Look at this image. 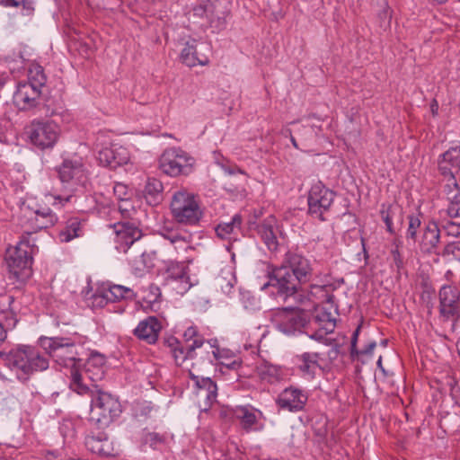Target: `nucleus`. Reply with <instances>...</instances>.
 Segmentation results:
<instances>
[{"label": "nucleus", "instance_id": "nucleus-1", "mask_svg": "<svg viewBox=\"0 0 460 460\" xmlns=\"http://www.w3.org/2000/svg\"><path fill=\"white\" fill-rule=\"evenodd\" d=\"M312 268L307 259L301 255H292L289 258V266L278 268L272 271L270 281L264 284L261 289L267 287H276L278 293L285 299L293 298L297 304H304L306 296L300 293L301 286L310 280Z\"/></svg>", "mask_w": 460, "mask_h": 460}, {"label": "nucleus", "instance_id": "nucleus-2", "mask_svg": "<svg viewBox=\"0 0 460 460\" xmlns=\"http://www.w3.org/2000/svg\"><path fill=\"white\" fill-rule=\"evenodd\" d=\"M69 199L70 197L63 199L59 195L47 193L42 200L44 207L38 204L35 208H22L21 226L24 229V234L31 235L39 230L53 226L58 217L49 206L60 208L63 202H67Z\"/></svg>", "mask_w": 460, "mask_h": 460}, {"label": "nucleus", "instance_id": "nucleus-3", "mask_svg": "<svg viewBox=\"0 0 460 460\" xmlns=\"http://www.w3.org/2000/svg\"><path fill=\"white\" fill-rule=\"evenodd\" d=\"M310 295L318 299L325 301L324 305L322 307H313L315 309L314 321L322 329L317 332L314 337L325 345H332V339L327 335L334 330L335 327V314L337 310L333 305L332 296L328 294L326 286H313L311 288Z\"/></svg>", "mask_w": 460, "mask_h": 460}, {"label": "nucleus", "instance_id": "nucleus-4", "mask_svg": "<svg viewBox=\"0 0 460 460\" xmlns=\"http://www.w3.org/2000/svg\"><path fill=\"white\" fill-rule=\"evenodd\" d=\"M37 251L34 242H31V235L23 234L13 247L6 251L5 261L9 271L17 279H24L31 274L32 255Z\"/></svg>", "mask_w": 460, "mask_h": 460}, {"label": "nucleus", "instance_id": "nucleus-5", "mask_svg": "<svg viewBox=\"0 0 460 460\" xmlns=\"http://www.w3.org/2000/svg\"><path fill=\"white\" fill-rule=\"evenodd\" d=\"M172 217L183 225H196L202 217V211L193 193L181 189L176 190L170 204Z\"/></svg>", "mask_w": 460, "mask_h": 460}, {"label": "nucleus", "instance_id": "nucleus-6", "mask_svg": "<svg viewBox=\"0 0 460 460\" xmlns=\"http://www.w3.org/2000/svg\"><path fill=\"white\" fill-rule=\"evenodd\" d=\"M121 412V406L117 398L105 392H98L93 396L90 410V421L105 427Z\"/></svg>", "mask_w": 460, "mask_h": 460}, {"label": "nucleus", "instance_id": "nucleus-7", "mask_svg": "<svg viewBox=\"0 0 460 460\" xmlns=\"http://www.w3.org/2000/svg\"><path fill=\"white\" fill-rule=\"evenodd\" d=\"M195 160L181 148L171 147L164 151L159 159V167L165 174L177 177L188 175L193 170Z\"/></svg>", "mask_w": 460, "mask_h": 460}, {"label": "nucleus", "instance_id": "nucleus-8", "mask_svg": "<svg viewBox=\"0 0 460 460\" xmlns=\"http://www.w3.org/2000/svg\"><path fill=\"white\" fill-rule=\"evenodd\" d=\"M30 142L44 150L52 148L60 136L59 126L51 120L34 119L26 128Z\"/></svg>", "mask_w": 460, "mask_h": 460}, {"label": "nucleus", "instance_id": "nucleus-9", "mask_svg": "<svg viewBox=\"0 0 460 460\" xmlns=\"http://www.w3.org/2000/svg\"><path fill=\"white\" fill-rule=\"evenodd\" d=\"M438 296L439 319L454 328L460 323V290L454 286H444Z\"/></svg>", "mask_w": 460, "mask_h": 460}, {"label": "nucleus", "instance_id": "nucleus-10", "mask_svg": "<svg viewBox=\"0 0 460 460\" xmlns=\"http://www.w3.org/2000/svg\"><path fill=\"white\" fill-rule=\"evenodd\" d=\"M58 176L72 191L88 182V171L81 159L65 160L58 169Z\"/></svg>", "mask_w": 460, "mask_h": 460}, {"label": "nucleus", "instance_id": "nucleus-11", "mask_svg": "<svg viewBox=\"0 0 460 460\" xmlns=\"http://www.w3.org/2000/svg\"><path fill=\"white\" fill-rule=\"evenodd\" d=\"M274 320L279 330L285 333L300 330L307 323V315L305 310L295 307H283L278 309L274 314Z\"/></svg>", "mask_w": 460, "mask_h": 460}, {"label": "nucleus", "instance_id": "nucleus-12", "mask_svg": "<svg viewBox=\"0 0 460 460\" xmlns=\"http://www.w3.org/2000/svg\"><path fill=\"white\" fill-rule=\"evenodd\" d=\"M196 402L200 409L207 410L217 397V385L209 377H199L189 373Z\"/></svg>", "mask_w": 460, "mask_h": 460}, {"label": "nucleus", "instance_id": "nucleus-13", "mask_svg": "<svg viewBox=\"0 0 460 460\" xmlns=\"http://www.w3.org/2000/svg\"><path fill=\"white\" fill-rule=\"evenodd\" d=\"M165 281L177 294H185L192 286L184 263L170 262L165 270Z\"/></svg>", "mask_w": 460, "mask_h": 460}, {"label": "nucleus", "instance_id": "nucleus-14", "mask_svg": "<svg viewBox=\"0 0 460 460\" xmlns=\"http://www.w3.org/2000/svg\"><path fill=\"white\" fill-rule=\"evenodd\" d=\"M41 93L42 89L20 82L13 94V102L21 111H31L39 106Z\"/></svg>", "mask_w": 460, "mask_h": 460}, {"label": "nucleus", "instance_id": "nucleus-15", "mask_svg": "<svg viewBox=\"0 0 460 460\" xmlns=\"http://www.w3.org/2000/svg\"><path fill=\"white\" fill-rule=\"evenodd\" d=\"M115 234L116 249L127 252L128 250L141 237V231L129 222H118L112 226Z\"/></svg>", "mask_w": 460, "mask_h": 460}, {"label": "nucleus", "instance_id": "nucleus-16", "mask_svg": "<svg viewBox=\"0 0 460 460\" xmlns=\"http://www.w3.org/2000/svg\"><path fill=\"white\" fill-rule=\"evenodd\" d=\"M438 170L447 180L445 185L456 182V175L460 172V146L451 147L440 155Z\"/></svg>", "mask_w": 460, "mask_h": 460}, {"label": "nucleus", "instance_id": "nucleus-17", "mask_svg": "<svg viewBox=\"0 0 460 460\" xmlns=\"http://www.w3.org/2000/svg\"><path fill=\"white\" fill-rule=\"evenodd\" d=\"M334 199V193L321 184L314 185L309 192L308 206L309 212L322 217L323 211L327 210Z\"/></svg>", "mask_w": 460, "mask_h": 460}, {"label": "nucleus", "instance_id": "nucleus-18", "mask_svg": "<svg viewBox=\"0 0 460 460\" xmlns=\"http://www.w3.org/2000/svg\"><path fill=\"white\" fill-rule=\"evenodd\" d=\"M31 347L11 348L9 351H0V358L13 369H20L23 373L30 372V351Z\"/></svg>", "mask_w": 460, "mask_h": 460}, {"label": "nucleus", "instance_id": "nucleus-19", "mask_svg": "<svg viewBox=\"0 0 460 460\" xmlns=\"http://www.w3.org/2000/svg\"><path fill=\"white\" fill-rule=\"evenodd\" d=\"M276 402L279 408L296 412L304 409L307 395L300 389L288 387L279 394Z\"/></svg>", "mask_w": 460, "mask_h": 460}, {"label": "nucleus", "instance_id": "nucleus-20", "mask_svg": "<svg viewBox=\"0 0 460 460\" xmlns=\"http://www.w3.org/2000/svg\"><path fill=\"white\" fill-rule=\"evenodd\" d=\"M440 240V229L435 221H429L423 228V234L420 242V249L423 253L440 255L438 243Z\"/></svg>", "mask_w": 460, "mask_h": 460}, {"label": "nucleus", "instance_id": "nucleus-21", "mask_svg": "<svg viewBox=\"0 0 460 460\" xmlns=\"http://www.w3.org/2000/svg\"><path fill=\"white\" fill-rule=\"evenodd\" d=\"M161 328L159 321L155 317L149 316L138 323L134 332L138 339L153 344L156 342Z\"/></svg>", "mask_w": 460, "mask_h": 460}, {"label": "nucleus", "instance_id": "nucleus-22", "mask_svg": "<svg viewBox=\"0 0 460 460\" xmlns=\"http://www.w3.org/2000/svg\"><path fill=\"white\" fill-rule=\"evenodd\" d=\"M180 58L188 66L197 65L206 66L208 64V57L198 50V43L195 40L187 41L181 52Z\"/></svg>", "mask_w": 460, "mask_h": 460}, {"label": "nucleus", "instance_id": "nucleus-23", "mask_svg": "<svg viewBox=\"0 0 460 460\" xmlns=\"http://www.w3.org/2000/svg\"><path fill=\"white\" fill-rule=\"evenodd\" d=\"M85 447L92 453L102 456H110L112 453L111 443L103 433L88 436L85 438Z\"/></svg>", "mask_w": 460, "mask_h": 460}, {"label": "nucleus", "instance_id": "nucleus-24", "mask_svg": "<svg viewBox=\"0 0 460 460\" xmlns=\"http://www.w3.org/2000/svg\"><path fill=\"white\" fill-rule=\"evenodd\" d=\"M444 191L449 201L448 216L460 220V191L457 182L452 181L450 185H444Z\"/></svg>", "mask_w": 460, "mask_h": 460}, {"label": "nucleus", "instance_id": "nucleus-25", "mask_svg": "<svg viewBox=\"0 0 460 460\" xmlns=\"http://www.w3.org/2000/svg\"><path fill=\"white\" fill-rule=\"evenodd\" d=\"M257 413V411L250 406H236L232 409V415L240 420V425L247 431L256 424Z\"/></svg>", "mask_w": 460, "mask_h": 460}, {"label": "nucleus", "instance_id": "nucleus-26", "mask_svg": "<svg viewBox=\"0 0 460 460\" xmlns=\"http://www.w3.org/2000/svg\"><path fill=\"white\" fill-rule=\"evenodd\" d=\"M134 296V292L131 288L121 286V285H113L111 286L108 289H104L101 295L95 294L94 299H102L108 301H115L117 299L132 297ZM102 301L100 302V304Z\"/></svg>", "mask_w": 460, "mask_h": 460}, {"label": "nucleus", "instance_id": "nucleus-27", "mask_svg": "<svg viewBox=\"0 0 460 460\" xmlns=\"http://www.w3.org/2000/svg\"><path fill=\"white\" fill-rule=\"evenodd\" d=\"M275 226V217H270L265 219L258 228L259 234L270 250H275L277 248V237L274 230Z\"/></svg>", "mask_w": 460, "mask_h": 460}, {"label": "nucleus", "instance_id": "nucleus-28", "mask_svg": "<svg viewBox=\"0 0 460 460\" xmlns=\"http://www.w3.org/2000/svg\"><path fill=\"white\" fill-rule=\"evenodd\" d=\"M381 217L386 226L387 231L394 234L402 225L401 212L396 206H389L381 210Z\"/></svg>", "mask_w": 460, "mask_h": 460}, {"label": "nucleus", "instance_id": "nucleus-29", "mask_svg": "<svg viewBox=\"0 0 460 460\" xmlns=\"http://www.w3.org/2000/svg\"><path fill=\"white\" fill-rule=\"evenodd\" d=\"M163 189V183L159 180L155 178L148 179L144 189V196L146 201L149 204L158 202L162 197Z\"/></svg>", "mask_w": 460, "mask_h": 460}, {"label": "nucleus", "instance_id": "nucleus-30", "mask_svg": "<svg viewBox=\"0 0 460 460\" xmlns=\"http://www.w3.org/2000/svg\"><path fill=\"white\" fill-rule=\"evenodd\" d=\"M25 83L42 89L47 82V76L41 66L32 63L28 67L27 81Z\"/></svg>", "mask_w": 460, "mask_h": 460}, {"label": "nucleus", "instance_id": "nucleus-31", "mask_svg": "<svg viewBox=\"0 0 460 460\" xmlns=\"http://www.w3.org/2000/svg\"><path fill=\"white\" fill-rule=\"evenodd\" d=\"M320 127L314 125H303L297 128L296 134L300 138L303 147H309L318 137Z\"/></svg>", "mask_w": 460, "mask_h": 460}, {"label": "nucleus", "instance_id": "nucleus-32", "mask_svg": "<svg viewBox=\"0 0 460 460\" xmlns=\"http://www.w3.org/2000/svg\"><path fill=\"white\" fill-rule=\"evenodd\" d=\"M82 234V221L76 217L70 218L66 222V227L60 232L59 238L61 242H69L72 239Z\"/></svg>", "mask_w": 460, "mask_h": 460}, {"label": "nucleus", "instance_id": "nucleus-33", "mask_svg": "<svg viewBox=\"0 0 460 460\" xmlns=\"http://www.w3.org/2000/svg\"><path fill=\"white\" fill-rule=\"evenodd\" d=\"M259 374L262 380L273 384L282 377V370L279 367L264 362L259 367Z\"/></svg>", "mask_w": 460, "mask_h": 460}, {"label": "nucleus", "instance_id": "nucleus-34", "mask_svg": "<svg viewBox=\"0 0 460 460\" xmlns=\"http://www.w3.org/2000/svg\"><path fill=\"white\" fill-rule=\"evenodd\" d=\"M302 364L300 365V370L310 378L314 377L316 369L319 367L317 363V355L305 353L302 356Z\"/></svg>", "mask_w": 460, "mask_h": 460}, {"label": "nucleus", "instance_id": "nucleus-35", "mask_svg": "<svg viewBox=\"0 0 460 460\" xmlns=\"http://www.w3.org/2000/svg\"><path fill=\"white\" fill-rule=\"evenodd\" d=\"M129 261L134 270L138 274L153 267L149 255L145 252H141L139 256L130 259Z\"/></svg>", "mask_w": 460, "mask_h": 460}, {"label": "nucleus", "instance_id": "nucleus-36", "mask_svg": "<svg viewBox=\"0 0 460 460\" xmlns=\"http://www.w3.org/2000/svg\"><path fill=\"white\" fill-rule=\"evenodd\" d=\"M183 339L185 342H191V345H204L206 342L211 345V341L205 340L194 326H190L185 330Z\"/></svg>", "mask_w": 460, "mask_h": 460}, {"label": "nucleus", "instance_id": "nucleus-37", "mask_svg": "<svg viewBox=\"0 0 460 460\" xmlns=\"http://www.w3.org/2000/svg\"><path fill=\"white\" fill-rule=\"evenodd\" d=\"M114 153H113V146L111 147H104L101 149L98 153V161L100 164L102 166L110 167L114 169L115 168V163H114Z\"/></svg>", "mask_w": 460, "mask_h": 460}, {"label": "nucleus", "instance_id": "nucleus-38", "mask_svg": "<svg viewBox=\"0 0 460 460\" xmlns=\"http://www.w3.org/2000/svg\"><path fill=\"white\" fill-rule=\"evenodd\" d=\"M105 364V357L98 352H92L90 357L86 361V368L87 372L90 371L91 367H96L100 371V377L102 376L103 372L101 370L102 366Z\"/></svg>", "mask_w": 460, "mask_h": 460}, {"label": "nucleus", "instance_id": "nucleus-39", "mask_svg": "<svg viewBox=\"0 0 460 460\" xmlns=\"http://www.w3.org/2000/svg\"><path fill=\"white\" fill-rule=\"evenodd\" d=\"M196 347H174L172 356L177 365L182 364L194 351Z\"/></svg>", "mask_w": 460, "mask_h": 460}, {"label": "nucleus", "instance_id": "nucleus-40", "mask_svg": "<svg viewBox=\"0 0 460 460\" xmlns=\"http://www.w3.org/2000/svg\"><path fill=\"white\" fill-rule=\"evenodd\" d=\"M408 228L406 232V238L409 240L416 241L417 231L420 229L421 222L418 217L413 215L408 216Z\"/></svg>", "mask_w": 460, "mask_h": 460}, {"label": "nucleus", "instance_id": "nucleus-41", "mask_svg": "<svg viewBox=\"0 0 460 460\" xmlns=\"http://www.w3.org/2000/svg\"><path fill=\"white\" fill-rule=\"evenodd\" d=\"M114 153L115 168L128 163L129 154L127 148L120 146H112Z\"/></svg>", "mask_w": 460, "mask_h": 460}, {"label": "nucleus", "instance_id": "nucleus-42", "mask_svg": "<svg viewBox=\"0 0 460 460\" xmlns=\"http://www.w3.org/2000/svg\"><path fill=\"white\" fill-rule=\"evenodd\" d=\"M443 385L444 389L448 390L449 394L452 397L456 398L459 396L460 389L458 386V382L455 376L450 375L446 376L443 381Z\"/></svg>", "mask_w": 460, "mask_h": 460}, {"label": "nucleus", "instance_id": "nucleus-43", "mask_svg": "<svg viewBox=\"0 0 460 460\" xmlns=\"http://www.w3.org/2000/svg\"><path fill=\"white\" fill-rule=\"evenodd\" d=\"M30 371L44 370L48 367V361L45 358L30 351Z\"/></svg>", "mask_w": 460, "mask_h": 460}, {"label": "nucleus", "instance_id": "nucleus-44", "mask_svg": "<svg viewBox=\"0 0 460 460\" xmlns=\"http://www.w3.org/2000/svg\"><path fill=\"white\" fill-rule=\"evenodd\" d=\"M440 255L460 261V241L447 244Z\"/></svg>", "mask_w": 460, "mask_h": 460}, {"label": "nucleus", "instance_id": "nucleus-45", "mask_svg": "<svg viewBox=\"0 0 460 460\" xmlns=\"http://www.w3.org/2000/svg\"><path fill=\"white\" fill-rule=\"evenodd\" d=\"M451 219V221H448L447 223L442 226L443 229L447 232L448 235H452L455 237L460 236V220L456 218Z\"/></svg>", "mask_w": 460, "mask_h": 460}, {"label": "nucleus", "instance_id": "nucleus-46", "mask_svg": "<svg viewBox=\"0 0 460 460\" xmlns=\"http://www.w3.org/2000/svg\"><path fill=\"white\" fill-rule=\"evenodd\" d=\"M71 387L78 394H82L86 390V386L81 383V374L77 369H71Z\"/></svg>", "mask_w": 460, "mask_h": 460}, {"label": "nucleus", "instance_id": "nucleus-47", "mask_svg": "<svg viewBox=\"0 0 460 460\" xmlns=\"http://www.w3.org/2000/svg\"><path fill=\"white\" fill-rule=\"evenodd\" d=\"M164 439L162 436L157 433L149 432L145 435L144 442L145 444L149 445L153 448H157L160 445L164 443Z\"/></svg>", "mask_w": 460, "mask_h": 460}, {"label": "nucleus", "instance_id": "nucleus-48", "mask_svg": "<svg viewBox=\"0 0 460 460\" xmlns=\"http://www.w3.org/2000/svg\"><path fill=\"white\" fill-rule=\"evenodd\" d=\"M113 193L119 200H126L129 198L128 186L121 182L113 185Z\"/></svg>", "mask_w": 460, "mask_h": 460}, {"label": "nucleus", "instance_id": "nucleus-49", "mask_svg": "<svg viewBox=\"0 0 460 460\" xmlns=\"http://www.w3.org/2000/svg\"><path fill=\"white\" fill-rule=\"evenodd\" d=\"M213 356L216 361L229 367V364L226 362L228 360V352L225 348L215 347Z\"/></svg>", "mask_w": 460, "mask_h": 460}, {"label": "nucleus", "instance_id": "nucleus-50", "mask_svg": "<svg viewBox=\"0 0 460 460\" xmlns=\"http://www.w3.org/2000/svg\"><path fill=\"white\" fill-rule=\"evenodd\" d=\"M172 244H176L175 248H187L188 242L185 237L180 236L177 234L170 233L164 235Z\"/></svg>", "mask_w": 460, "mask_h": 460}, {"label": "nucleus", "instance_id": "nucleus-51", "mask_svg": "<svg viewBox=\"0 0 460 460\" xmlns=\"http://www.w3.org/2000/svg\"><path fill=\"white\" fill-rule=\"evenodd\" d=\"M216 234L218 238L228 241L230 238V225L222 224L216 227Z\"/></svg>", "mask_w": 460, "mask_h": 460}, {"label": "nucleus", "instance_id": "nucleus-52", "mask_svg": "<svg viewBox=\"0 0 460 460\" xmlns=\"http://www.w3.org/2000/svg\"><path fill=\"white\" fill-rule=\"evenodd\" d=\"M22 3H23V0H7L5 1L4 6L18 7L21 5Z\"/></svg>", "mask_w": 460, "mask_h": 460}, {"label": "nucleus", "instance_id": "nucleus-53", "mask_svg": "<svg viewBox=\"0 0 460 460\" xmlns=\"http://www.w3.org/2000/svg\"><path fill=\"white\" fill-rule=\"evenodd\" d=\"M359 330H360V327L358 326L353 332L352 336H351V344L350 345H356L357 342H358V332H359Z\"/></svg>", "mask_w": 460, "mask_h": 460}, {"label": "nucleus", "instance_id": "nucleus-54", "mask_svg": "<svg viewBox=\"0 0 460 460\" xmlns=\"http://www.w3.org/2000/svg\"><path fill=\"white\" fill-rule=\"evenodd\" d=\"M393 255H394V260L395 263L399 267L400 264L402 263V260H401V255H400L398 250L393 251Z\"/></svg>", "mask_w": 460, "mask_h": 460}, {"label": "nucleus", "instance_id": "nucleus-55", "mask_svg": "<svg viewBox=\"0 0 460 460\" xmlns=\"http://www.w3.org/2000/svg\"><path fill=\"white\" fill-rule=\"evenodd\" d=\"M431 112L434 116L438 114V103L436 100H433L431 105H430Z\"/></svg>", "mask_w": 460, "mask_h": 460}, {"label": "nucleus", "instance_id": "nucleus-56", "mask_svg": "<svg viewBox=\"0 0 460 460\" xmlns=\"http://www.w3.org/2000/svg\"><path fill=\"white\" fill-rule=\"evenodd\" d=\"M241 225V217L236 215L232 218V229L234 226H240Z\"/></svg>", "mask_w": 460, "mask_h": 460}, {"label": "nucleus", "instance_id": "nucleus-57", "mask_svg": "<svg viewBox=\"0 0 460 460\" xmlns=\"http://www.w3.org/2000/svg\"><path fill=\"white\" fill-rule=\"evenodd\" d=\"M5 339H6V331L4 330L3 325L0 324V343L4 342Z\"/></svg>", "mask_w": 460, "mask_h": 460}, {"label": "nucleus", "instance_id": "nucleus-58", "mask_svg": "<svg viewBox=\"0 0 460 460\" xmlns=\"http://www.w3.org/2000/svg\"><path fill=\"white\" fill-rule=\"evenodd\" d=\"M194 13L197 15H202L205 13V8L203 6L195 7Z\"/></svg>", "mask_w": 460, "mask_h": 460}, {"label": "nucleus", "instance_id": "nucleus-59", "mask_svg": "<svg viewBox=\"0 0 460 460\" xmlns=\"http://www.w3.org/2000/svg\"><path fill=\"white\" fill-rule=\"evenodd\" d=\"M350 349H350V354H351L352 357L355 356V355H358V353L361 352V351H359L358 349V347L352 346V347H350Z\"/></svg>", "mask_w": 460, "mask_h": 460}, {"label": "nucleus", "instance_id": "nucleus-60", "mask_svg": "<svg viewBox=\"0 0 460 460\" xmlns=\"http://www.w3.org/2000/svg\"><path fill=\"white\" fill-rule=\"evenodd\" d=\"M290 140H291L294 147L299 148V146L297 144V141H296V137L294 136H292L291 134H290Z\"/></svg>", "mask_w": 460, "mask_h": 460}, {"label": "nucleus", "instance_id": "nucleus-61", "mask_svg": "<svg viewBox=\"0 0 460 460\" xmlns=\"http://www.w3.org/2000/svg\"><path fill=\"white\" fill-rule=\"evenodd\" d=\"M374 349L373 346L367 347V349L364 352H370Z\"/></svg>", "mask_w": 460, "mask_h": 460}, {"label": "nucleus", "instance_id": "nucleus-62", "mask_svg": "<svg viewBox=\"0 0 460 460\" xmlns=\"http://www.w3.org/2000/svg\"><path fill=\"white\" fill-rule=\"evenodd\" d=\"M199 48H200V49H208V47H207L206 45H204V44H199Z\"/></svg>", "mask_w": 460, "mask_h": 460}, {"label": "nucleus", "instance_id": "nucleus-63", "mask_svg": "<svg viewBox=\"0 0 460 460\" xmlns=\"http://www.w3.org/2000/svg\"><path fill=\"white\" fill-rule=\"evenodd\" d=\"M226 248L227 251H230V242H228V243L226 245Z\"/></svg>", "mask_w": 460, "mask_h": 460}, {"label": "nucleus", "instance_id": "nucleus-64", "mask_svg": "<svg viewBox=\"0 0 460 460\" xmlns=\"http://www.w3.org/2000/svg\"><path fill=\"white\" fill-rule=\"evenodd\" d=\"M56 348H57V347L50 346V347H49V349H50L49 353H51V352H52V350H53V349H55Z\"/></svg>", "mask_w": 460, "mask_h": 460}]
</instances>
